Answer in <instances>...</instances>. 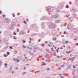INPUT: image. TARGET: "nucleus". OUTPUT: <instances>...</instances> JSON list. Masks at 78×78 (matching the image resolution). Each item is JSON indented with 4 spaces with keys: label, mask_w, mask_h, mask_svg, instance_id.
<instances>
[{
    "label": "nucleus",
    "mask_w": 78,
    "mask_h": 78,
    "mask_svg": "<svg viewBox=\"0 0 78 78\" xmlns=\"http://www.w3.org/2000/svg\"><path fill=\"white\" fill-rule=\"evenodd\" d=\"M49 27L51 28H54L55 27V25L53 24H51L49 25Z\"/></svg>",
    "instance_id": "obj_1"
},
{
    "label": "nucleus",
    "mask_w": 78,
    "mask_h": 78,
    "mask_svg": "<svg viewBox=\"0 0 78 78\" xmlns=\"http://www.w3.org/2000/svg\"><path fill=\"white\" fill-rule=\"evenodd\" d=\"M47 11L48 12H51V7H49L47 9Z\"/></svg>",
    "instance_id": "obj_2"
},
{
    "label": "nucleus",
    "mask_w": 78,
    "mask_h": 78,
    "mask_svg": "<svg viewBox=\"0 0 78 78\" xmlns=\"http://www.w3.org/2000/svg\"><path fill=\"white\" fill-rule=\"evenodd\" d=\"M9 19H6L5 20V22H6V23H8V22H9Z\"/></svg>",
    "instance_id": "obj_3"
},
{
    "label": "nucleus",
    "mask_w": 78,
    "mask_h": 78,
    "mask_svg": "<svg viewBox=\"0 0 78 78\" xmlns=\"http://www.w3.org/2000/svg\"><path fill=\"white\" fill-rule=\"evenodd\" d=\"M73 32H74V33H78V30H76V29H74L73 30Z\"/></svg>",
    "instance_id": "obj_4"
},
{
    "label": "nucleus",
    "mask_w": 78,
    "mask_h": 78,
    "mask_svg": "<svg viewBox=\"0 0 78 78\" xmlns=\"http://www.w3.org/2000/svg\"><path fill=\"white\" fill-rule=\"evenodd\" d=\"M18 59L20 61H22V56H19L18 57Z\"/></svg>",
    "instance_id": "obj_5"
},
{
    "label": "nucleus",
    "mask_w": 78,
    "mask_h": 78,
    "mask_svg": "<svg viewBox=\"0 0 78 78\" xmlns=\"http://www.w3.org/2000/svg\"><path fill=\"white\" fill-rule=\"evenodd\" d=\"M53 17L54 18H57V17H58V15H55L53 16Z\"/></svg>",
    "instance_id": "obj_6"
},
{
    "label": "nucleus",
    "mask_w": 78,
    "mask_h": 78,
    "mask_svg": "<svg viewBox=\"0 0 78 78\" xmlns=\"http://www.w3.org/2000/svg\"><path fill=\"white\" fill-rule=\"evenodd\" d=\"M24 32L23 31H21L20 33V34H24Z\"/></svg>",
    "instance_id": "obj_7"
},
{
    "label": "nucleus",
    "mask_w": 78,
    "mask_h": 78,
    "mask_svg": "<svg viewBox=\"0 0 78 78\" xmlns=\"http://www.w3.org/2000/svg\"><path fill=\"white\" fill-rule=\"evenodd\" d=\"M67 28L69 30H70L72 28V27L70 26H68Z\"/></svg>",
    "instance_id": "obj_8"
},
{
    "label": "nucleus",
    "mask_w": 78,
    "mask_h": 78,
    "mask_svg": "<svg viewBox=\"0 0 78 78\" xmlns=\"http://www.w3.org/2000/svg\"><path fill=\"white\" fill-rule=\"evenodd\" d=\"M12 26H15V25H16V23H14V22H12Z\"/></svg>",
    "instance_id": "obj_9"
},
{
    "label": "nucleus",
    "mask_w": 78,
    "mask_h": 78,
    "mask_svg": "<svg viewBox=\"0 0 78 78\" xmlns=\"http://www.w3.org/2000/svg\"><path fill=\"white\" fill-rule=\"evenodd\" d=\"M56 23H59V22H60V21L59 20H58L55 21Z\"/></svg>",
    "instance_id": "obj_10"
},
{
    "label": "nucleus",
    "mask_w": 78,
    "mask_h": 78,
    "mask_svg": "<svg viewBox=\"0 0 78 78\" xmlns=\"http://www.w3.org/2000/svg\"><path fill=\"white\" fill-rule=\"evenodd\" d=\"M14 28V26H11V27H10V29H12V30Z\"/></svg>",
    "instance_id": "obj_11"
},
{
    "label": "nucleus",
    "mask_w": 78,
    "mask_h": 78,
    "mask_svg": "<svg viewBox=\"0 0 78 78\" xmlns=\"http://www.w3.org/2000/svg\"><path fill=\"white\" fill-rule=\"evenodd\" d=\"M72 10H73V11H78L76 10V9H72Z\"/></svg>",
    "instance_id": "obj_12"
},
{
    "label": "nucleus",
    "mask_w": 78,
    "mask_h": 78,
    "mask_svg": "<svg viewBox=\"0 0 78 78\" xmlns=\"http://www.w3.org/2000/svg\"><path fill=\"white\" fill-rule=\"evenodd\" d=\"M48 56H49L48 54H46L45 56L46 58H48Z\"/></svg>",
    "instance_id": "obj_13"
},
{
    "label": "nucleus",
    "mask_w": 78,
    "mask_h": 78,
    "mask_svg": "<svg viewBox=\"0 0 78 78\" xmlns=\"http://www.w3.org/2000/svg\"><path fill=\"white\" fill-rule=\"evenodd\" d=\"M8 48V46H6L4 48V49H7Z\"/></svg>",
    "instance_id": "obj_14"
},
{
    "label": "nucleus",
    "mask_w": 78,
    "mask_h": 78,
    "mask_svg": "<svg viewBox=\"0 0 78 78\" xmlns=\"http://www.w3.org/2000/svg\"><path fill=\"white\" fill-rule=\"evenodd\" d=\"M45 19V17H43V18L42 19H41V20H44Z\"/></svg>",
    "instance_id": "obj_15"
},
{
    "label": "nucleus",
    "mask_w": 78,
    "mask_h": 78,
    "mask_svg": "<svg viewBox=\"0 0 78 78\" xmlns=\"http://www.w3.org/2000/svg\"><path fill=\"white\" fill-rule=\"evenodd\" d=\"M16 60H18V59H15V58H14L13 59V61H16Z\"/></svg>",
    "instance_id": "obj_16"
},
{
    "label": "nucleus",
    "mask_w": 78,
    "mask_h": 78,
    "mask_svg": "<svg viewBox=\"0 0 78 78\" xmlns=\"http://www.w3.org/2000/svg\"><path fill=\"white\" fill-rule=\"evenodd\" d=\"M4 65H5V67H7V66H8V65H7V64L5 63Z\"/></svg>",
    "instance_id": "obj_17"
},
{
    "label": "nucleus",
    "mask_w": 78,
    "mask_h": 78,
    "mask_svg": "<svg viewBox=\"0 0 78 78\" xmlns=\"http://www.w3.org/2000/svg\"><path fill=\"white\" fill-rule=\"evenodd\" d=\"M30 55H34V54H33V52H30Z\"/></svg>",
    "instance_id": "obj_18"
},
{
    "label": "nucleus",
    "mask_w": 78,
    "mask_h": 78,
    "mask_svg": "<svg viewBox=\"0 0 78 78\" xmlns=\"http://www.w3.org/2000/svg\"><path fill=\"white\" fill-rule=\"evenodd\" d=\"M4 57H7V56H8V55H6L5 54L4 55Z\"/></svg>",
    "instance_id": "obj_19"
},
{
    "label": "nucleus",
    "mask_w": 78,
    "mask_h": 78,
    "mask_svg": "<svg viewBox=\"0 0 78 78\" xmlns=\"http://www.w3.org/2000/svg\"><path fill=\"white\" fill-rule=\"evenodd\" d=\"M75 57H73L72 58V59H73V60H74V59H75Z\"/></svg>",
    "instance_id": "obj_20"
},
{
    "label": "nucleus",
    "mask_w": 78,
    "mask_h": 78,
    "mask_svg": "<svg viewBox=\"0 0 78 78\" xmlns=\"http://www.w3.org/2000/svg\"><path fill=\"white\" fill-rule=\"evenodd\" d=\"M23 43H25L26 42V41H25V40L24 41V40H23Z\"/></svg>",
    "instance_id": "obj_21"
},
{
    "label": "nucleus",
    "mask_w": 78,
    "mask_h": 78,
    "mask_svg": "<svg viewBox=\"0 0 78 78\" xmlns=\"http://www.w3.org/2000/svg\"><path fill=\"white\" fill-rule=\"evenodd\" d=\"M9 48H10V49H13V48H12V46H10L9 47Z\"/></svg>",
    "instance_id": "obj_22"
},
{
    "label": "nucleus",
    "mask_w": 78,
    "mask_h": 78,
    "mask_svg": "<svg viewBox=\"0 0 78 78\" xmlns=\"http://www.w3.org/2000/svg\"><path fill=\"white\" fill-rule=\"evenodd\" d=\"M0 65L1 66H2V62L1 61L0 62Z\"/></svg>",
    "instance_id": "obj_23"
},
{
    "label": "nucleus",
    "mask_w": 78,
    "mask_h": 78,
    "mask_svg": "<svg viewBox=\"0 0 78 78\" xmlns=\"http://www.w3.org/2000/svg\"><path fill=\"white\" fill-rule=\"evenodd\" d=\"M7 54L8 55H9V52H7Z\"/></svg>",
    "instance_id": "obj_24"
},
{
    "label": "nucleus",
    "mask_w": 78,
    "mask_h": 78,
    "mask_svg": "<svg viewBox=\"0 0 78 78\" xmlns=\"http://www.w3.org/2000/svg\"><path fill=\"white\" fill-rule=\"evenodd\" d=\"M75 3H78V0H76V1Z\"/></svg>",
    "instance_id": "obj_25"
},
{
    "label": "nucleus",
    "mask_w": 78,
    "mask_h": 78,
    "mask_svg": "<svg viewBox=\"0 0 78 78\" xmlns=\"http://www.w3.org/2000/svg\"><path fill=\"white\" fill-rule=\"evenodd\" d=\"M66 8H69V7H68V5H66Z\"/></svg>",
    "instance_id": "obj_26"
},
{
    "label": "nucleus",
    "mask_w": 78,
    "mask_h": 78,
    "mask_svg": "<svg viewBox=\"0 0 78 78\" xmlns=\"http://www.w3.org/2000/svg\"><path fill=\"white\" fill-rule=\"evenodd\" d=\"M15 54H17V51H15Z\"/></svg>",
    "instance_id": "obj_27"
},
{
    "label": "nucleus",
    "mask_w": 78,
    "mask_h": 78,
    "mask_svg": "<svg viewBox=\"0 0 78 78\" xmlns=\"http://www.w3.org/2000/svg\"><path fill=\"white\" fill-rule=\"evenodd\" d=\"M23 22H24V23H25V24H27V22H26V21H23Z\"/></svg>",
    "instance_id": "obj_28"
},
{
    "label": "nucleus",
    "mask_w": 78,
    "mask_h": 78,
    "mask_svg": "<svg viewBox=\"0 0 78 78\" xmlns=\"http://www.w3.org/2000/svg\"><path fill=\"white\" fill-rule=\"evenodd\" d=\"M13 38H14V39H17V38H16V37L15 36L13 37Z\"/></svg>",
    "instance_id": "obj_29"
},
{
    "label": "nucleus",
    "mask_w": 78,
    "mask_h": 78,
    "mask_svg": "<svg viewBox=\"0 0 78 78\" xmlns=\"http://www.w3.org/2000/svg\"><path fill=\"white\" fill-rule=\"evenodd\" d=\"M49 44H51V45H53V43H52L51 42H49Z\"/></svg>",
    "instance_id": "obj_30"
},
{
    "label": "nucleus",
    "mask_w": 78,
    "mask_h": 78,
    "mask_svg": "<svg viewBox=\"0 0 78 78\" xmlns=\"http://www.w3.org/2000/svg\"><path fill=\"white\" fill-rule=\"evenodd\" d=\"M43 66H44H44H45V65H46V64H45V63L44 62L43 64Z\"/></svg>",
    "instance_id": "obj_31"
},
{
    "label": "nucleus",
    "mask_w": 78,
    "mask_h": 78,
    "mask_svg": "<svg viewBox=\"0 0 78 78\" xmlns=\"http://www.w3.org/2000/svg\"><path fill=\"white\" fill-rule=\"evenodd\" d=\"M55 51H54L52 53V54H55Z\"/></svg>",
    "instance_id": "obj_32"
},
{
    "label": "nucleus",
    "mask_w": 78,
    "mask_h": 78,
    "mask_svg": "<svg viewBox=\"0 0 78 78\" xmlns=\"http://www.w3.org/2000/svg\"><path fill=\"white\" fill-rule=\"evenodd\" d=\"M72 59L71 58H69L68 59V61H70Z\"/></svg>",
    "instance_id": "obj_33"
},
{
    "label": "nucleus",
    "mask_w": 78,
    "mask_h": 78,
    "mask_svg": "<svg viewBox=\"0 0 78 78\" xmlns=\"http://www.w3.org/2000/svg\"><path fill=\"white\" fill-rule=\"evenodd\" d=\"M25 73H26V72H24V73H22V75H24V74H25Z\"/></svg>",
    "instance_id": "obj_34"
},
{
    "label": "nucleus",
    "mask_w": 78,
    "mask_h": 78,
    "mask_svg": "<svg viewBox=\"0 0 78 78\" xmlns=\"http://www.w3.org/2000/svg\"><path fill=\"white\" fill-rule=\"evenodd\" d=\"M38 72H39V71H36L35 72V73H38Z\"/></svg>",
    "instance_id": "obj_35"
},
{
    "label": "nucleus",
    "mask_w": 78,
    "mask_h": 78,
    "mask_svg": "<svg viewBox=\"0 0 78 78\" xmlns=\"http://www.w3.org/2000/svg\"><path fill=\"white\" fill-rule=\"evenodd\" d=\"M73 78H77V77H76V76H74L73 77Z\"/></svg>",
    "instance_id": "obj_36"
},
{
    "label": "nucleus",
    "mask_w": 78,
    "mask_h": 78,
    "mask_svg": "<svg viewBox=\"0 0 78 78\" xmlns=\"http://www.w3.org/2000/svg\"><path fill=\"white\" fill-rule=\"evenodd\" d=\"M64 76H62L60 77V78H64Z\"/></svg>",
    "instance_id": "obj_37"
},
{
    "label": "nucleus",
    "mask_w": 78,
    "mask_h": 78,
    "mask_svg": "<svg viewBox=\"0 0 78 78\" xmlns=\"http://www.w3.org/2000/svg\"><path fill=\"white\" fill-rule=\"evenodd\" d=\"M73 72H75V69H73Z\"/></svg>",
    "instance_id": "obj_38"
},
{
    "label": "nucleus",
    "mask_w": 78,
    "mask_h": 78,
    "mask_svg": "<svg viewBox=\"0 0 78 78\" xmlns=\"http://www.w3.org/2000/svg\"><path fill=\"white\" fill-rule=\"evenodd\" d=\"M73 68L75 69V68H76V66H75L74 65L73 66Z\"/></svg>",
    "instance_id": "obj_39"
},
{
    "label": "nucleus",
    "mask_w": 78,
    "mask_h": 78,
    "mask_svg": "<svg viewBox=\"0 0 78 78\" xmlns=\"http://www.w3.org/2000/svg\"><path fill=\"white\" fill-rule=\"evenodd\" d=\"M64 65H61V67H64Z\"/></svg>",
    "instance_id": "obj_40"
},
{
    "label": "nucleus",
    "mask_w": 78,
    "mask_h": 78,
    "mask_svg": "<svg viewBox=\"0 0 78 78\" xmlns=\"http://www.w3.org/2000/svg\"><path fill=\"white\" fill-rule=\"evenodd\" d=\"M17 60V62H19V60Z\"/></svg>",
    "instance_id": "obj_41"
},
{
    "label": "nucleus",
    "mask_w": 78,
    "mask_h": 78,
    "mask_svg": "<svg viewBox=\"0 0 78 78\" xmlns=\"http://www.w3.org/2000/svg\"><path fill=\"white\" fill-rule=\"evenodd\" d=\"M30 41H33V39H31V38H30Z\"/></svg>",
    "instance_id": "obj_42"
},
{
    "label": "nucleus",
    "mask_w": 78,
    "mask_h": 78,
    "mask_svg": "<svg viewBox=\"0 0 78 78\" xmlns=\"http://www.w3.org/2000/svg\"><path fill=\"white\" fill-rule=\"evenodd\" d=\"M34 49H35L36 50H37V48H34Z\"/></svg>",
    "instance_id": "obj_43"
},
{
    "label": "nucleus",
    "mask_w": 78,
    "mask_h": 78,
    "mask_svg": "<svg viewBox=\"0 0 78 78\" xmlns=\"http://www.w3.org/2000/svg\"><path fill=\"white\" fill-rule=\"evenodd\" d=\"M31 41H29V44H31Z\"/></svg>",
    "instance_id": "obj_44"
},
{
    "label": "nucleus",
    "mask_w": 78,
    "mask_h": 78,
    "mask_svg": "<svg viewBox=\"0 0 78 78\" xmlns=\"http://www.w3.org/2000/svg\"><path fill=\"white\" fill-rule=\"evenodd\" d=\"M65 43H68V41H66Z\"/></svg>",
    "instance_id": "obj_45"
},
{
    "label": "nucleus",
    "mask_w": 78,
    "mask_h": 78,
    "mask_svg": "<svg viewBox=\"0 0 78 78\" xmlns=\"http://www.w3.org/2000/svg\"><path fill=\"white\" fill-rule=\"evenodd\" d=\"M44 45H45V44H41V46H44Z\"/></svg>",
    "instance_id": "obj_46"
},
{
    "label": "nucleus",
    "mask_w": 78,
    "mask_h": 78,
    "mask_svg": "<svg viewBox=\"0 0 78 78\" xmlns=\"http://www.w3.org/2000/svg\"><path fill=\"white\" fill-rule=\"evenodd\" d=\"M31 52H30V51H28V53L29 54H30V53H31Z\"/></svg>",
    "instance_id": "obj_47"
},
{
    "label": "nucleus",
    "mask_w": 78,
    "mask_h": 78,
    "mask_svg": "<svg viewBox=\"0 0 78 78\" xmlns=\"http://www.w3.org/2000/svg\"><path fill=\"white\" fill-rule=\"evenodd\" d=\"M29 49H30V50H31V49H32V48L31 47Z\"/></svg>",
    "instance_id": "obj_48"
},
{
    "label": "nucleus",
    "mask_w": 78,
    "mask_h": 78,
    "mask_svg": "<svg viewBox=\"0 0 78 78\" xmlns=\"http://www.w3.org/2000/svg\"><path fill=\"white\" fill-rule=\"evenodd\" d=\"M66 53H68V54H69V52L66 51Z\"/></svg>",
    "instance_id": "obj_49"
},
{
    "label": "nucleus",
    "mask_w": 78,
    "mask_h": 78,
    "mask_svg": "<svg viewBox=\"0 0 78 78\" xmlns=\"http://www.w3.org/2000/svg\"><path fill=\"white\" fill-rule=\"evenodd\" d=\"M51 51H54V50H53V48H51Z\"/></svg>",
    "instance_id": "obj_50"
},
{
    "label": "nucleus",
    "mask_w": 78,
    "mask_h": 78,
    "mask_svg": "<svg viewBox=\"0 0 78 78\" xmlns=\"http://www.w3.org/2000/svg\"><path fill=\"white\" fill-rule=\"evenodd\" d=\"M12 67H10V70H12Z\"/></svg>",
    "instance_id": "obj_51"
},
{
    "label": "nucleus",
    "mask_w": 78,
    "mask_h": 78,
    "mask_svg": "<svg viewBox=\"0 0 78 78\" xmlns=\"http://www.w3.org/2000/svg\"><path fill=\"white\" fill-rule=\"evenodd\" d=\"M57 56V57H58V58H60V57H59V55H58V56Z\"/></svg>",
    "instance_id": "obj_52"
},
{
    "label": "nucleus",
    "mask_w": 78,
    "mask_h": 78,
    "mask_svg": "<svg viewBox=\"0 0 78 78\" xmlns=\"http://www.w3.org/2000/svg\"><path fill=\"white\" fill-rule=\"evenodd\" d=\"M57 52V53H58V49H57L56 50Z\"/></svg>",
    "instance_id": "obj_53"
},
{
    "label": "nucleus",
    "mask_w": 78,
    "mask_h": 78,
    "mask_svg": "<svg viewBox=\"0 0 78 78\" xmlns=\"http://www.w3.org/2000/svg\"><path fill=\"white\" fill-rule=\"evenodd\" d=\"M76 45H78V43H76Z\"/></svg>",
    "instance_id": "obj_54"
},
{
    "label": "nucleus",
    "mask_w": 78,
    "mask_h": 78,
    "mask_svg": "<svg viewBox=\"0 0 78 78\" xmlns=\"http://www.w3.org/2000/svg\"><path fill=\"white\" fill-rule=\"evenodd\" d=\"M3 17H5V15H3Z\"/></svg>",
    "instance_id": "obj_55"
},
{
    "label": "nucleus",
    "mask_w": 78,
    "mask_h": 78,
    "mask_svg": "<svg viewBox=\"0 0 78 78\" xmlns=\"http://www.w3.org/2000/svg\"><path fill=\"white\" fill-rule=\"evenodd\" d=\"M74 41H76L77 40V39L76 38L74 39Z\"/></svg>",
    "instance_id": "obj_56"
},
{
    "label": "nucleus",
    "mask_w": 78,
    "mask_h": 78,
    "mask_svg": "<svg viewBox=\"0 0 78 78\" xmlns=\"http://www.w3.org/2000/svg\"><path fill=\"white\" fill-rule=\"evenodd\" d=\"M25 61V59L23 60V62H24Z\"/></svg>",
    "instance_id": "obj_57"
},
{
    "label": "nucleus",
    "mask_w": 78,
    "mask_h": 78,
    "mask_svg": "<svg viewBox=\"0 0 78 78\" xmlns=\"http://www.w3.org/2000/svg\"><path fill=\"white\" fill-rule=\"evenodd\" d=\"M66 31H64V34H66Z\"/></svg>",
    "instance_id": "obj_58"
},
{
    "label": "nucleus",
    "mask_w": 78,
    "mask_h": 78,
    "mask_svg": "<svg viewBox=\"0 0 78 78\" xmlns=\"http://www.w3.org/2000/svg\"><path fill=\"white\" fill-rule=\"evenodd\" d=\"M60 49H62H62H63V48L62 47L60 48Z\"/></svg>",
    "instance_id": "obj_59"
},
{
    "label": "nucleus",
    "mask_w": 78,
    "mask_h": 78,
    "mask_svg": "<svg viewBox=\"0 0 78 78\" xmlns=\"http://www.w3.org/2000/svg\"><path fill=\"white\" fill-rule=\"evenodd\" d=\"M15 34V35H16V33H14L13 34Z\"/></svg>",
    "instance_id": "obj_60"
},
{
    "label": "nucleus",
    "mask_w": 78,
    "mask_h": 78,
    "mask_svg": "<svg viewBox=\"0 0 78 78\" xmlns=\"http://www.w3.org/2000/svg\"><path fill=\"white\" fill-rule=\"evenodd\" d=\"M69 69V68L67 67V68L66 69H67H67Z\"/></svg>",
    "instance_id": "obj_61"
},
{
    "label": "nucleus",
    "mask_w": 78,
    "mask_h": 78,
    "mask_svg": "<svg viewBox=\"0 0 78 78\" xmlns=\"http://www.w3.org/2000/svg\"><path fill=\"white\" fill-rule=\"evenodd\" d=\"M28 58L27 57H26L25 58V59H27Z\"/></svg>",
    "instance_id": "obj_62"
},
{
    "label": "nucleus",
    "mask_w": 78,
    "mask_h": 78,
    "mask_svg": "<svg viewBox=\"0 0 78 78\" xmlns=\"http://www.w3.org/2000/svg\"><path fill=\"white\" fill-rule=\"evenodd\" d=\"M65 45H63V47H65Z\"/></svg>",
    "instance_id": "obj_63"
},
{
    "label": "nucleus",
    "mask_w": 78,
    "mask_h": 78,
    "mask_svg": "<svg viewBox=\"0 0 78 78\" xmlns=\"http://www.w3.org/2000/svg\"><path fill=\"white\" fill-rule=\"evenodd\" d=\"M2 11H0V14H1L2 13Z\"/></svg>",
    "instance_id": "obj_64"
}]
</instances>
